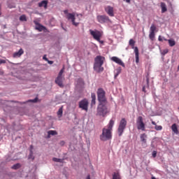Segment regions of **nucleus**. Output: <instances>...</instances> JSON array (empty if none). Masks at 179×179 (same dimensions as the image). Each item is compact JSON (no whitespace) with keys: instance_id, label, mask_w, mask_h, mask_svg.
<instances>
[{"instance_id":"nucleus-32","label":"nucleus","mask_w":179,"mask_h":179,"mask_svg":"<svg viewBox=\"0 0 179 179\" xmlns=\"http://www.w3.org/2000/svg\"><path fill=\"white\" fill-rule=\"evenodd\" d=\"M37 100H38V98H35L33 100H29L27 101V103H37Z\"/></svg>"},{"instance_id":"nucleus-25","label":"nucleus","mask_w":179,"mask_h":179,"mask_svg":"<svg viewBox=\"0 0 179 179\" xmlns=\"http://www.w3.org/2000/svg\"><path fill=\"white\" fill-rule=\"evenodd\" d=\"M168 43L170 45V47H174L176 45V41L173 39L168 40Z\"/></svg>"},{"instance_id":"nucleus-12","label":"nucleus","mask_w":179,"mask_h":179,"mask_svg":"<svg viewBox=\"0 0 179 179\" xmlns=\"http://www.w3.org/2000/svg\"><path fill=\"white\" fill-rule=\"evenodd\" d=\"M96 19L99 22V23H107L110 20V18L107 15H98L96 17Z\"/></svg>"},{"instance_id":"nucleus-37","label":"nucleus","mask_w":179,"mask_h":179,"mask_svg":"<svg viewBox=\"0 0 179 179\" xmlns=\"http://www.w3.org/2000/svg\"><path fill=\"white\" fill-rule=\"evenodd\" d=\"M146 82H147L148 87H149V78H147Z\"/></svg>"},{"instance_id":"nucleus-22","label":"nucleus","mask_w":179,"mask_h":179,"mask_svg":"<svg viewBox=\"0 0 179 179\" xmlns=\"http://www.w3.org/2000/svg\"><path fill=\"white\" fill-rule=\"evenodd\" d=\"M91 97H92L91 104H92V106H94V104H96V94L92 93Z\"/></svg>"},{"instance_id":"nucleus-34","label":"nucleus","mask_w":179,"mask_h":179,"mask_svg":"<svg viewBox=\"0 0 179 179\" xmlns=\"http://www.w3.org/2000/svg\"><path fill=\"white\" fill-rule=\"evenodd\" d=\"M157 156V151H153L152 152V157H156Z\"/></svg>"},{"instance_id":"nucleus-49","label":"nucleus","mask_w":179,"mask_h":179,"mask_svg":"<svg viewBox=\"0 0 179 179\" xmlns=\"http://www.w3.org/2000/svg\"><path fill=\"white\" fill-rule=\"evenodd\" d=\"M118 76V73L115 76V78H117Z\"/></svg>"},{"instance_id":"nucleus-24","label":"nucleus","mask_w":179,"mask_h":179,"mask_svg":"<svg viewBox=\"0 0 179 179\" xmlns=\"http://www.w3.org/2000/svg\"><path fill=\"white\" fill-rule=\"evenodd\" d=\"M64 107L62 106L59 108V110L57 111V115L59 117V118H61V117H62V113H64Z\"/></svg>"},{"instance_id":"nucleus-50","label":"nucleus","mask_w":179,"mask_h":179,"mask_svg":"<svg viewBox=\"0 0 179 179\" xmlns=\"http://www.w3.org/2000/svg\"><path fill=\"white\" fill-rule=\"evenodd\" d=\"M164 41H167V39L165 38Z\"/></svg>"},{"instance_id":"nucleus-18","label":"nucleus","mask_w":179,"mask_h":179,"mask_svg":"<svg viewBox=\"0 0 179 179\" xmlns=\"http://www.w3.org/2000/svg\"><path fill=\"white\" fill-rule=\"evenodd\" d=\"M160 6L162 9V13H165V12H167V6H166V3L161 2Z\"/></svg>"},{"instance_id":"nucleus-45","label":"nucleus","mask_w":179,"mask_h":179,"mask_svg":"<svg viewBox=\"0 0 179 179\" xmlns=\"http://www.w3.org/2000/svg\"><path fill=\"white\" fill-rule=\"evenodd\" d=\"M33 148H34L33 145H31L30 146V150H33Z\"/></svg>"},{"instance_id":"nucleus-46","label":"nucleus","mask_w":179,"mask_h":179,"mask_svg":"<svg viewBox=\"0 0 179 179\" xmlns=\"http://www.w3.org/2000/svg\"><path fill=\"white\" fill-rule=\"evenodd\" d=\"M87 179H90V175H88V176H87Z\"/></svg>"},{"instance_id":"nucleus-53","label":"nucleus","mask_w":179,"mask_h":179,"mask_svg":"<svg viewBox=\"0 0 179 179\" xmlns=\"http://www.w3.org/2000/svg\"><path fill=\"white\" fill-rule=\"evenodd\" d=\"M178 110H179V107H178Z\"/></svg>"},{"instance_id":"nucleus-47","label":"nucleus","mask_w":179,"mask_h":179,"mask_svg":"<svg viewBox=\"0 0 179 179\" xmlns=\"http://www.w3.org/2000/svg\"><path fill=\"white\" fill-rule=\"evenodd\" d=\"M48 138H51V135H50V134H48Z\"/></svg>"},{"instance_id":"nucleus-36","label":"nucleus","mask_w":179,"mask_h":179,"mask_svg":"<svg viewBox=\"0 0 179 179\" xmlns=\"http://www.w3.org/2000/svg\"><path fill=\"white\" fill-rule=\"evenodd\" d=\"M43 59L45 60V61H48V59L47 58V56L46 55H44Z\"/></svg>"},{"instance_id":"nucleus-41","label":"nucleus","mask_w":179,"mask_h":179,"mask_svg":"<svg viewBox=\"0 0 179 179\" xmlns=\"http://www.w3.org/2000/svg\"><path fill=\"white\" fill-rule=\"evenodd\" d=\"M48 64H54V62H52V61L48 60Z\"/></svg>"},{"instance_id":"nucleus-7","label":"nucleus","mask_w":179,"mask_h":179,"mask_svg":"<svg viewBox=\"0 0 179 179\" xmlns=\"http://www.w3.org/2000/svg\"><path fill=\"white\" fill-rule=\"evenodd\" d=\"M129 44L131 45V48H134L136 62V64H139V49H138V47H135V41L130 39Z\"/></svg>"},{"instance_id":"nucleus-10","label":"nucleus","mask_w":179,"mask_h":179,"mask_svg":"<svg viewBox=\"0 0 179 179\" xmlns=\"http://www.w3.org/2000/svg\"><path fill=\"white\" fill-rule=\"evenodd\" d=\"M64 13L65 15H66V19H68V20H71V23H72V24L73 26H76H76H79V22H75V20H76L75 14H73V13H68V10H65L64 11Z\"/></svg>"},{"instance_id":"nucleus-31","label":"nucleus","mask_w":179,"mask_h":179,"mask_svg":"<svg viewBox=\"0 0 179 179\" xmlns=\"http://www.w3.org/2000/svg\"><path fill=\"white\" fill-rule=\"evenodd\" d=\"M11 169H13V170H17V169H20V164H14Z\"/></svg>"},{"instance_id":"nucleus-11","label":"nucleus","mask_w":179,"mask_h":179,"mask_svg":"<svg viewBox=\"0 0 179 179\" xmlns=\"http://www.w3.org/2000/svg\"><path fill=\"white\" fill-rule=\"evenodd\" d=\"M79 108L87 113L89 110V101H87V99H83L80 101L79 102Z\"/></svg>"},{"instance_id":"nucleus-4","label":"nucleus","mask_w":179,"mask_h":179,"mask_svg":"<svg viewBox=\"0 0 179 179\" xmlns=\"http://www.w3.org/2000/svg\"><path fill=\"white\" fill-rule=\"evenodd\" d=\"M97 97L99 103H106L108 104L107 101V98H106V91L103 88H99L97 90Z\"/></svg>"},{"instance_id":"nucleus-8","label":"nucleus","mask_w":179,"mask_h":179,"mask_svg":"<svg viewBox=\"0 0 179 179\" xmlns=\"http://www.w3.org/2000/svg\"><path fill=\"white\" fill-rule=\"evenodd\" d=\"M137 129L141 131H145L146 124L143 122V117L142 116H138L136 120Z\"/></svg>"},{"instance_id":"nucleus-52","label":"nucleus","mask_w":179,"mask_h":179,"mask_svg":"<svg viewBox=\"0 0 179 179\" xmlns=\"http://www.w3.org/2000/svg\"><path fill=\"white\" fill-rule=\"evenodd\" d=\"M22 103H23V104H25V103H26V102H23Z\"/></svg>"},{"instance_id":"nucleus-43","label":"nucleus","mask_w":179,"mask_h":179,"mask_svg":"<svg viewBox=\"0 0 179 179\" xmlns=\"http://www.w3.org/2000/svg\"><path fill=\"white\" fill-rule=\"evenodd\" d=\"M60 145H65V142L64 141H61Z\"/></svg>"},{"instance_id":"nucleus-28","label":"nucleus","mask_w":179,"mask_h":179,"mask_svg":"<svg viewBox=\"0 0 179 179\" xmlns=\"http://www.w3.org/2000/svg\"><path fill=\"white\" fill-rule=\"evenodd\" d=\"M156 31V26L155 24H152L150 28V33H155Z\"/></svg>"},{"instance_id":"nucleus-13","label":"nucleus","mask_w":179,"mask_h":179,"mask_svg":"<svg viewBox=\"0 0 179 179\" xmlns=\"http://www.w3.org/2000/svg\"><path fill=\"white\" fill-rule=\"evenodd\" d=\"M111 61H113V62H115L118 65H120L123 68H125V64L121 60V59L118 58L117 57H112Z\"/></svg>"},{"instance_id":"nucleus-5","label":"nucleus","mask_w":179,"mask_h":179,"mask_svg":"<svg viewBox=\"0 0 179 179\" xmlns=\"http://www.w3.org/2000/svg\"><path fill=\"white\" fill-rule=\"evenodd\" d=\"M65 71V67H63L58 73L57 77L55 79V83L59 87H64V80H65V77L62 76Z\"/></svg>"},{"instance_id":"nucleus-9","label":"nucleus","mask_w":179,"mask_h":179,"mask_svg":"<svg viewBox=\"0 0 179 179\" xmlns=\"http://www.w3.org/2000/svg\"><path fill=\"white\" fill-rule=\"evenodd\" d=\"M90 33L91 36H92L94 40H96V41H100V38L103 37V32L99 31V30H92L90 29Z\"/></svg>"},{"instance_id":"nucleus-27","label":"nucleus","mask_w":179,"mask_h":179,"mask_svg":"<svg viewBox=\"0 0 179 179\" xmlns=\"http://www.w3.org/2000/svg\"><path fill=\"white\" fill-rule=\"evenodd\" d=\"M48 134L50 136L52 135V136H54V135H58V132L55 130H50L48 131Z\"/></svg>"},{"instance_id":"nucleus-1","label":"nucleus","mask_w":179,"mask_h":179,"mask_svg":"<svg viewBox=\"0 0 179 179\" xmlns=\"http://www.w3.org/2000/svg\"><path fill=\"white\" fill-rule=\"evenodd\" d=\"M115 123V119H111L107 125V128L103 129L102 135L100 136L101 141H108V139H111V132L113 131V127H114Z\"/></svg>"},{"instance_id":"nucleus-20","label":"nucleus","mask_w":179,"mask_h":179,"mask_svg":"<svg viewBox=\"0 0 179 179\" xmlns=\"http://www.w3.org/2000/svg\"><path fill=\"white\" fill-rule=\"evenodd\" d=\"M152 124L155 126V129L156 131H162L163 129V127L157 125L155 121H152Z\"/></svg>"},{"instance_id":"nucleus-15","label":"nucleus","mask_w":179,"mask_h":179,"mask_svg":"<svg viewBox=\"0 0 179 179\" xmlns=\"http://www.w3.org/2000/svg\"><path fill=\"white\" fill-rule=\"evenodd\" d=\"M24 54V51L23 49H20L18 52H16L13 54V57L14 58H20V57H22Z\"/></svg>"},{"instance_id":"nucleus-19","label":"nucleus","mask_w":179,"mask_h":179,"mask_svg":"<svg viewBox=\"0 0 179 179\" xmlns=\"http://www.w3.org/2000/svg\"><path fill=\"white\" fill-rule=\"evenodd\" d=\"M171 129L173 132H174V134H176V135H178V128L177 127V124L176 123L172 124Z\"/></svg>"},{"instance_id":"nucleus-42","label":"nucleus","mask_w":179,"mask_h":179,"mask_svg":"<svg viewBox=\"0 0 179 179\" xmlns=\"http://www.w3.org/2000/svg\"><path fill=\"white\" fill-rule=\"evenodd\" d=\"M124 1H126V2H127V3H131V0H124Z\"/></svg>"},{"instance_id":"nucleus-38","label":"nucleus","mask_w":179,"mask_h":179,"mask_svg":"<svg viewBox=\"0 0 179 179\" xmlns=\"http://www.w3.org/2000/svg\"><path fill=\"white\" fill-rule=\"evenodd\" d=\"M143 92H144V93H146V88L145 87H143Z\"/></svg>"},{"instance_id":"nucleus-21","label":"nucleus","mask_w":179,"mask_h":179,"mask_svg":"<svg viewBox=\"0 0 179 179\" xmlns=\"http://www.w3.org/2000/svg\"><path fill=\"white\" fill-rule=\"evenodd\" d=\"M112 179H122V178H121V175L120 174V173L115 172L113 174Z\"/></svg>"},{"instance_id":"nucleus-14","label":"nucleus","mask_w":179,"mask_h":179,"mask_svg":"<svg viewBox=\"0 0 179 179\" xmlns=\"http://www.w3.org/2000/svg\"><path fill=\"white\" fill-rule=\"evenodd\" d=\"M105 11L109 15V16H114V8L110 6L105 7Z\"/></svg>"},{"instance_id":"nucleus-48","label":"nucleus","mask_w":179,"mask_h":179,"mask_svg":"<svg viewBox=\"0 0 179 179\" xmlns=\"http://www.w3.org/2000/svg\"><path fill=\"white\" fill-rule=\"evenodd\" d=\"M151 179H156L155 176H152Z\"/></svg>"},{"instance_id":"nucleus-2","label":"nucleus","mask_w":179,"mask_h":179,"mask_svg":"<svg viewBox=\"0 0 179 179\" xmlns=\"http://www.w3.org/2000/svg\"><path fill=\"white\" fill-rule=\"evenodd\" d=\"M106 58L103 56H96L94 59V70L97 73H101L104 71L103 64H104Z\"/></svg>"},{"instance_id":"nucleus-3","label":"nucleus","mask_w":179,"mask_h":179,"mask_svg":"<svg viewBox=\"0 0 179 179\" xmlns=\"http://www.w3.org/2000/svg\"><path fill=\"white\" fill-rule=\"evenodd\" d=\"M108 105V104L107 103H99L97 107L96 115H99L100 117H106V115L110 113Z\"/></svg>"},{"instance_id":"nucleus-40","label":"nucleus","mask_w":179,"mask_h":179,"mask_svg":"<svg viewBox=\"0 0 179 179\" xmlns=\"http://www.w3.org/2000/svg\"><path fill=\"white\" fill-rule=\"evenodd\" d=\"M99 43H100L101 44H103L104 43V41H101L100 38H99V41H97Z\"/></svg>"},{"instance_id":"nucleus-51","label":"nucleus","mask_w":179,"mask_h":179,"mask_svg":"<svg viewBox=\"0 0 179 179\" xmlns=\"http://www.w3.org/2000/svg\"><path fill=\"white\" fill-rule=\"evenodd\" d=\"M165 54H167V51H165Z\"/></svg>"},{"instance_id":"nucleus-23","label":"nucleus","mask_w":179,"mask_h":179,"mask_svg":"<svg viewBox=\"0 0 179 179\" xmlns=\"http://www.w3.org/2000/svg\"><path fill=\"white\" fill-rule=\"evenodd\" d=\"M146 138H148V136L146 135V134H141L140 136V138L141 142H143V143H146Z\"/></svg>"},{"instance_id":"nucleus-26","label":"nucleus","mask_w":179,"mask_h":179,"mask_svg":"<svg viewBox=\"0 0 179 179\" xmlns=\"http://www.w3.org/2000/svg\"><path fill=\"white\" fill-rule=\"evenodd\" d=\"M53 162H55L56 163H64V159H59L54 157L52 158Z\"/></svg>"},{"instance_id":"nucleus-17","label":"nucleus","mask_w":179,"mask_h":179,"mask_svg":"<svg viewBox=\"0 0 179 179\" xmlns=\"http://www.w3.org/2000/svg\"><path fill=\"white\" fill-rule=\"evenodd\" d=\"M34 24L36 26H38V27H36V30H38L39 31H43V30L45 29V27L40 24H38V22L34 20Z\"/></svg>"},{"instance_id":"nucleus-6","label":"nucleus","mask_w":179,"mask_h":179,"mask_svg":"<svg viewBox=\"0 0 179 179\" xmlns=\"http://www.w3.org/2000/svg\"><path fill=\"white\" fill-rule=\"evenodd\" d=\"M127 119L122 118L117 128L118 136H122V134H124V131H125V129L127 128Z\"/></svg>"},{"instance_id":"nucleus-29","label":"nucleus","mask_w":179,"mask_h":179,"mask_svg":"<svg viewBox=\"0 0 179 179\" xmlns=\"http://www.w3.org/2000/svg\"><path fill=\"white\" fill-rule=\"evenodd\" d=\"M155 36L156 34H155V32H150L149 38L151 40V41H153L155 40Z\"/></svg>"},{"instance_id":"nucleus-30","label":"nucleus","mask_w":179,"mask_h":179,"mask_svg":"<svg viewBox=\"0 0 179 179\" xmlns=\"http://www.w3.org/2000/svg\"><path fill=\"white\" fill-rule=\"evenodd\" d=\"M20 20L21 22H27V18L26 17V15H22L20 17Z\"/></svg>"},{"instance_id":"nucleus-44","label":"nucleus","mask_w":179,"mask_h":179,"mask_svg":"<svg viewBox=\"0 0 179 179\" xmlns=\"http://www.w3.org/2000/svg\"><path fill=\"white\" fill-rule=\"evenodd\" d=\"M0 75H3V71L2 70H0Z\"/></svg>"},{"instance_id":"nucleus-16","label":"nucleus","mask_w":179,"mask_h":179,"mask_svg":"<svg viewBox=\"0 0 179 179\" xmlns=\"http://www.w3.org/2000/svg\"><path fill=\"white\" fill-rule=\"evenodd\" d=\"M48 5V1L47 0H43L40 3H38L39 8H43V6L44 9H47Z\"/></svg>"},{"instance_id":"nucleus-33","label":"nucleus","mask_w":179,"mask_h":179,"mask_svg":"<svg viewBox=\"0 0 179 179\" xmlns=\"http://www.w3.org/2000/svg\"><path fill=\"white\" fill-rule=\"evenodd\" d=\"M29 159H32V160H34V157H33V150H30Z\"/></svg>"},{"instance_id":"nucleus-39","label":"nucleus","mask_w":179,"mask_h":179,"mask_svg":"<svg viewBox=\"0 0 179 179\" xmlns=\"http://www.w3.org/2000/svg\"><path fill=\"white\" fill-rule=\"evenodd\" d=\"M158 40H159V41H163V39L162 38L161 36H159Z\"/></svg>"},{"instance_id":"nucleus-35","label":"nucleus","mask_w":179,"mask_h":179,"mask_svg":"<svg viewBox=\"0 0 179 179\" xmlns=\"http://www.w3.org/2000/svg\"><path fill=\"white\" fill-rule=\"evenodd\" d=\"M1 64H6V61H5L4 59H0V65Z\"/></svg>"}]
</instances>
